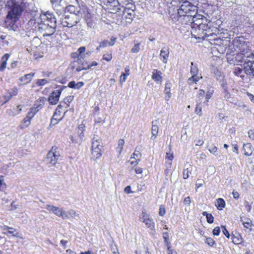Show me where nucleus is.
<instances>
[{
    "label": "nucleus",
    "instance_id": "1",
    "mask_svg": "<svg viewBox=\"0 0 254 254\" xmlns=\"http://www.w3.org/2000/svg\"><path fill=\"white\" fill-rule=\"evenodd\" d=\"M6 6L8 10L5 21L6 27L9 30L16 31L18 27L15 22L21 17L26 6V3L24 0H8Z\"/></svg>",
    "mask_w": 254,
    "mask_h": 254
},
{
    "label": "nucleus",
    "instance_id": "2",
    "mask_svg": "<svg viewBox=\"0 0 254 254\" xmlns=\"http://www.w3.org/2000/svg\"><path fill=\"white\" fill-rule=\"evenodd\" d=\"M37 23L38 28L43 33L44 36H51L56 32V18L53 13L49 11L45 13H40Z\"/></svg>",
    "mask_w": 254,
    "mask_h": 254
},
{
    "label": "nucleus",
    "instance_id": "3",
    "mask_svg": "<svg viewBox=\"0 0 254 254\" xmlns=\"http://www.w3.org/2000/svg\"><path fill=\"white\" fill-rule=\"evenodd\" d=\"M77 14L66 13L64 17H60L61 23L64 27H72L78 23L81 17V12Z\"/></svg>",
    "mask_w": 254,
    "mask_h": 254
},
{
    "label": "nucleus",
    "instance_id": "4",
    "mask_svg": "<svg viewBox=\"0 0 254 254\" xmlns=\"http://www.w3.org/2000/svg\"><path fill=\"white\" fill-rule=\"evenodd\" d=\"M183 4L178 9V13L179 15H188L192 16L196 14L197 7L190 2V0H182Z\"/></svg>",
    "mask_w": 254,
    "mask_h": 254
},
{
    "label": "nucleus",
    "instance_id": "5",
    "mask_svg": "<svg viewBox=\"0 0 254 254\" xmlns=\"http://www.w3.org/2000/svg\"><path fill=\"white\" fill-rule=\"evenodd\" d=\"M100 140L94 137L92 142L91 158L97 159L102 156L101 149L102 146L100 145Z\"/></svg>",
    "mask_w": 254,
    "mask_h": 254
},
{
    "label": "nucleus",
    "instance_id": "6",
    "mask_svg": "<svg viewBox=\"0 0 254 254\" xmlns=\"http://www.w3.org/2000/svg\"><path fill=\"white\" fill-rule=\"evenodd\" d=\"M134 8V5H132L130 7H124L121 6V14L119 15H122V17L126 19V22L130 23L135 17Z\"/></svg>",
    "mask_w": 254,
    "mask_h": 254
},
{
    "label": "nucleus",
    "instance_id": "7",
    "mask_svg": "<svg viewBox=\"0 0 254 254\" xmlns=\"http://www.w3.org/2000/svg\"><path fill=\"white\" fill-rule=\"evenodd\" d=\"M85 125L83 123L79 125L75 133L71 136V139L73 143H80L83 139V132L85 130Z\"/></svg>",
    "mask_w": 254,
    "mask_h": 254
},
{
    "label": "nucleus",
    "instance_id": "8",
    "mask_svg": "<svg viewBox=\"0 0 254 254\" xmlns=\"http://www.w3.org/2000/svg\"><path fill=\"white\" fill-rule=\"evenodd\" d=\"M250 56L245 58L246 61H245L243 64V69L245 73L248 75H252L254 77V60L249 59Z\"/></svg>",
    "mask_w": 254,
    "mask_h": 254
},
{
    "label": "nucleus",
    "instance_id": "9",
    "mask_svg": "<svg viewBox=\"0 0 254 254\" xmlns=\"http://www.w3.org/2000/svg\"><path fill=\"white\" fill-rule=\"evenodd\" d=\"M57 147L53 146L47 154V161L52 165L57 164L60 156V153L57 151Z\"/></svg>",
    "mask_w": 254,
    "mask_h": 254
},
{
    "label": "nucleus",
    "instance_id": "10",
    "mask_svg": "<svg viewBox=\"0 0 254 254\" xmlns=\"http://www.w3.org/2000/svg\"><path fill=\"white\" fill-rule=\"evenodd\" d=\"M56 90L54 91L49 97V101L52 105H55L59 101V97L61 94L62 90L66 88V86H61L58 87Z\"/></svg>",
    "mask_w": 254,
    "mask_h": 254
},
{
    "label": "nucleus",
    "instance_id": "11",
    "mask_svg": "<svg viewBox=\"0 0 254 254\" xmlns=\"http://www.w3.org/2000/svg\"><path fill=\"white\" fill-rule=\"evenodd\" d=\"M45 208L50 212H52L58 217H61L63 219L67 217L64 214V210L63 209H60L59 207L50 204H47Z\"/></svg>",
    "mask_w": 254,
    "mask_h": 254
},
{
    "label": "nucleus",
    "instance_id": "12",
    "mask_svg": "<svg viewBox=\"0 0 254 254\" xmlns=\"http://www.w3.org/2000/svg\"><path fill=\"white\" fill-rule=\"evenodd\" d=\"M189 18L191 19V21H192V27H196L199 28V26L201 25L203 23V21H205V23L206 22H207V18L204 16L203 15L200 14H194V16L193 17H189Z\"/></svg>",
    "mask_w": 254,
    "mask_h": 254
},
{
    "label": "nucleus",
    "instance_id": "13",
    "mask_svg": "<svg viewBox=\"0 0 254 254\" xmlns=\"http://www.w3.org/2000/svg\"><path fill=\"white\" fill-rule=\"evenodd\" d=\"M54 10L55 11L56 14L61 17H63L66 13L65 8H66V3H60V4H56L52 5Z\"/></svg>",
    "mask_w": 254,
    "mask_h": 254
},
{
    "label": "nucleus",
    "instance_id": "14",
    "mask_svg": "<svg viewBox=\"0 0 254 254\" xmlns=\"http://www.w3.org/2000/svg\"><path fill=\"white\" fill-rule=\"evenodd\" d=\"M35 114L34 112H29L26 117L21 122L19 127L21 129H24L28 127L31 123V119L34 117Z\"/></svg>",
    "mask_w": 254,
    "mask_h": 254
},
{
    "label": "nucleus",
    "instance_id": "15",
    "mask_svg": "<svg viewBox=\"0 0 254 254\" xmlns=\"http://www.w3.org/2000/svg\"><path fill=\"white\" fill-rule=\"evenodd\" d=\"M139 221L145 224L146 226L150 230L155 232V223L153 219L151 217L144 218L143 217L139 218Z\"/></svg>",
    "mask_w": 254,
    "mask_h": 254
},
{
    "label": "nucleus",
    "instance_id": "16",
    "mask_svg": "<svg viewBox=\"0 0 254 254\" xmlns=\"http://www.w3.org/2000/svg\"><path fill=\"white\" fill-rule=\"evenodd\" d=\"M62 112H54V114L51 121L50 127H51L52 125L57 124L58 122L62 119L65 112H63V115H62Z\"/></svg>",
    "mask_w": 254,
    "mask_h": 254
},
{
    "label": "nucleus",
    "instance_id": "17",
    "mask_svg": "<svg viewBox=\"0 0 254 254\" xmlns=\"http://www.w3.org/2000/svg\"><path fill=\"white\" fill-rule=\"evenodd\" d=\"M46 101L45 97H42L39 100L36 101L33 105L32 110L33 111H39L42 109L43 106L44 105L45 102Z\"/></svg>",
    "mask_w": 254,
    "mask_h": 254
},
{
    "label": "nucleus",
    "instance_id": "18",
    "mask_svg": "<svg viewBox=\"0 0 254 254\" xmlns=\"http://www.w3.org/2000/svg\"><path fill=\"white\" fill-rule=\"evenodd\" d=\"M85 20L88 28H94L95 26V22L93 16L90 13H87L85 15Z\"/></svg>",
    "mask_w": 254,
    "mask_h": 254
},
{
    "label": "nucleus",
    "instance_id": "19",
    "mask_svg": "<svg viewBox=\"0 0 254 254\" xmlns=\"http://www.w3.org/2000/svg\"><path fill=\"white\" fill-rule=\"evenodd\" d=\"M161 74V71L154 69L152 71V78L157 83H161L162 80Z\"/></svg>",
    "mask_w": 254,
    "mask_h": 254
},
{
    "label": "nucleus",
    "instance_id": "20",
    "mask_svg": "<svg viewBox=\"0 0 254 254\" xmlns=\"http://www.w3.org/2000/svg\"><path fill=\"white\" fill-rule=\"evenodd\" d=\"M158 121L157 120L153 121L152 122V128H151V133L152 136L151 137V139H155L156 137V136L158 132V127L157 126Z\"/></svg>",
    "mask_w": 254,
    "mask_h": 254
},
{
    "label": "nucleus",
    "instance_id": "21",
    "mask_svg": "<svg viewBox=\"0 0 254 254\" xmlns=\"http://www.w3.org/2000/svg\"><path fill=\"white\" fill-rule=\"evenodd\" d=\"M169 52L168 49L165 48L162 49L160 52V58L163 63L166 64L169 57Z\"/></svg>",
    "mask_w": 254,
    "mask_h": 254
},
{
    "label": "nucleus",
    "instance_id": "22",
    "mask_svg": "<svg viewBox=\"0 0 254 254\" xmlns=\"http://www.w3.org/2000/svg\"><path fill=\"white\" fill-rule=\"evenodd\" d=\"M211 72L217 80H220L224 77L223 73L217 67H213L211 69Z\"/></svg>",
    "mask_w": 254,
    "mask_h": 254
},
{
    "label": "nucleus",
    "instance_id": "23",
    "mask_svg": "<svg viewBox=\"0 0 254 254\" xmlns=\"http://www.w3.org/2000/svg\"><path fill=\"white\" fill-rule=\"evenodd\" d=\"M34 75V73L26 74L24 76L21 77L19 78V80L23 84H27L31 81Z\"/></svg>",
    "mask_w": 254,
    "mask_h": 254
},
{
    "label": "nucleus",
    "instance_id": "24",
    "mask_svg": "<svg viewBox=\"0 0 254 254\" xmlns=\"http://www.w3.org/2000/svg\"><path fill=\"white\" fill-rule=\"evenodd\" d=\"M184 168L183 173V178L186 179L189 177L190 174H191L192 168V166L189 164H185Z\"/></svg>",
    "mask_w": 254,
    "mask_h": 254
},
{
    "label": "nucleus",
    "instance_id": "25",
    "mask_svg": "<svg viewBox=\"0 0 254 254\" xmlns=\"http://www.w3.org/2000/svg\"><path fill=\"white\" fill-rule=\"evenodd\" d=\"M9 58V55L8 54H4L1 58V62L0 65V70L3 71L6 66V62Z\"/></svg>",
    "mask_w": 254,
    "mask_h": 254
},
{
    "label": "nucleus",
    "instance_id": "26",
    "mask_svg": "<svg viewBox=\"0 0 254 254\" xmlns=\"http://www.w3.org/2000/svg\"><path fill=\"white\" fill-rule=\"evenodd\" d=\"M243 148L245 150L244 154L246 156H250L253 153L252 146L251 143H247L244 144L243 145Z\"/></svg>",
    "mask_w": 254,
    "mask_h": 254
},
{
    "label": "nucleus",
    "instance_id": "27",
    "mask_svg": "<svg viewBox=\"0 0 254 254\" xmlns=\"http://www.w3.org/2000/svg\"><path fill=\"white\" fill-rule=\"evenodd\" d=\"M170 88H171V83H167L165 84V90H164V92L165 93V98L167 101H168L171 97V94L170 92Z\"/></svg>",
    "mask_w": 254,
    "mask_h": 254
},
{
    "label": "nucleus",
    "instance_id": "28",
    "mask_svg": "<svg viewBox=\"0 0 254 254\" xmlns=\"http://www.w3.org/2000/svg\"><path fill=\"white\" fill-rule=\"evenodd\" d=\"M64 214H65V216H67V217H64V219H68L70 217H73V218H75L76 217H79V214L78 213H77L76 212V211L73 209H71V210H69L67 212L64 210Z\"/></svg>",
    "mask_w": 254,
    "mask_h": 254
},
{
    "label": "nucleus",
    "instance_id": "29",
    "mask_svg": "<svg viewBox=\"0 0 254 254\" xmlns=\"http://www.w3.org/2000/svg\"><path fill=\"white\" fill-rule=\"evenodd\" d=\"M201 78H202V76H199L198 75H192L188 79V83L189 85H191L193 83H196Z\"/></svg>",
    "mask_w": 254,
    "mask_h": 254
},
{
    "label": "nucleus",
    "instance_id": "30",
    "mask_svg": "<svg viewBox=\"0 0 254 254\" xmlns=\"http://www.w3.org/2000/svg\"><path fill=\"white\" fill-rule=\"evenodd\" d=\"M125 72L122 73L121 77H120V81L121 82H125L127 79V76L129 75L130 72H129V68L128 66H126L125 67Z\"/></svg>",
    "mask_w": 254,
    "mask_h": 254
},
{
    "label": "nucleus",
    "instance_id": "31",
    "mask_svg": "<svg viewBox=\"0 0 254 254\" xmlns=\"http://www.w3.org/2000/svg\"><path fill=\"white\" fill-rule=\"evenodd\" d=\"M216 203V206L219 210H222L225 206V201L223 198L217 199Z\"/></svg>",
    "mask_w": 254,
    "mask_h": 254
},
{
    "label": "nucleus",
    "instance_id": "32",
    "mask_svg": "<svg viewBox=\"0 0 254 254\" xmlns=\"http://www.w3.org/2000/svg\"><path fill=\"white\" fill-rule=\"evenodd\" d=\"M66 10V13H68L77 14V12H80L79 10H76L75 7L72 5H69L68 6L66 5L65 11Z\"/></svg>",
    "mask_w": 254,
    "mask_h": 254
},
{
    "label": "nucleus",
    "instance_id": "33",
    "mask_svg": "<svg viewBox=\"0 0 254 254\" xmlns=\"http://www.w3.org/2000/svg\"><path fill=\"white\" fill-rule=\"evenodd\" d=\"M190 73L191 75H198V69L196 64H194L193 62L191 63V68Z\"/></svg>",
    "mask_w": 254,
    "mask_h": 254
},
{
    "label": "nucleus",
    "instance_id": "34",
    "mask_svg": "<svg viewBox=\"0 0 254 254\" xmlns=\"http://www.w3.org/2000/svg\"><path fill=\"white\" fill-rule=\"evenodd\" d=\"M124 143H125V141L124 139H120L119 140L118 143V147L117 148V150L120 155L122 153V152L123 151Z\"/></svg>",
    "mask_w": 254,
    "mask_h": 254
},
{
    "label": "nucleus",
    "instance_id": "35",
    "mask_svg": "<svg viewBox=\"0 0 254 254\" xmlns=\"http://www.w3.org/2000/svg\"><path fill=\"white\" fill-rule=\"evenodd\" d=\"M248 56L249 55H245L242 53H239L236 55L235 58L236 60L239 62H244L245 61H246L245 59L247 58Z\"/></svg>",
    "mask_w": 254,
    "mask_h": 254
},
{
    "label": "nucleus",
    "instance_id": "36",
    "mask_svg": "<svg viewBox=\"0 0 254 254\" xmlns=\"http://www.w3.org/2000/svg\"><path fill=\"white\" fill-rule=\"evenodd\" d=\"M180 17L183 16V19L185 21L186 23L187 24H190L191 26L192 27V21H191V19L189 18V17H193L194 16V15L190 16V14H188V15H179Z\"/></svg>",
    "mask_w": 254,
    "mask_h": 254
},
{
    "label": "nucleus",
    "instance_id": "37",
    "mask_svg": "<svg viewBox=\"0 0 254 254\" xmlns=\"http://www.w3.org/2000/svg\"><path fill=\"white\" fill-rule=\"evenodd\" d=\"M232 242L235 244H240L242 242V238L240 234L237 236H233L232 237Z\"/></svg>",
    "mask_w": 254,
    "mask_h": 254
},
{
    "label": "nucleus",
    "instance_id": "38",
    "mask_svg": "<svg viewBox=\"0 0 254 254\" xmlns=\"http://www.w3.org/2000/svg\"><path fill=\"white\" fill-rule=\"evenodd\" d=\"M242 71H243L242 68H241L240 67H236L234 68L233 73L235 75H236L237 76H240L242 78H243L244 77L245 75L241 74Z\"/></svg>",
    "mask_w": 254,
    "mask_h": 254
},
{
    "label": "nucleus",
    "instance_id": "39",
    "mask_svg": "<svg viewBox=\"0 0 254 254\" xmlns=\"http://www.w3.org/2000/svg\"><path fill=\"white\" fill-rule=\"evenodd\" d=\"M114 42H111L107 40H104L100 43V47L105 48L108 46H113Z\"/></svg>",
    "mask_w": 254,
    "mask_h": 254
},
{
    "label": "nucleus",
    "instance_id": "40",
    "mask_svg": "<svg viewBox=\"0 0 254 254\" xmlns=\"http://www.w3.org/2000/svg\"><path fill=\"white\" fill-rule=\"evenodd\" d=\"M73 96H69L64 99V102L63 103L64 105H65V108H66L68 106H69V104L73 100Z\"/></svg>",
    "mask_w": 254,
    "mask_h": 254
},
{
    "label": "nucleus",
    "instance_id": "41",
    "mask_svg": "<svg viewBox=\"0 0 254 254\" xmlns=\"http://www.w3.org/2000/svg\"><path fill=\"white\" fill-rule=\"evenodd\" d=\"M137 148H135L134 152L132 155V156L130 157V159L134 158L135 159L139 160V158L141 156V154L139 151L137 150Z\"/></svg>",
    "mask_w": 254,
    "mask_h": 254
},
{
    "label": "nucleus",
    "instance_id": "42",
    "mask_svg": "<svg viewBox=\"0 0 254 254\" xmlns=\"http://www.w3.org/2000/svg\"><path fill=\"white\" fill-rule=\"evenodd\" d=\"M209 22V20L207 19V22H206V23L203 24V23L199 26L198 29L199 30H202V32H204L208 28L210 27L208 25V23Z\"/></svg>",
    "mask_w": 254,
    "mask_h": 254
},
{
    "label": "nucleus",
    "instance_id": "43",
    "mask_svg": "<svg viewBox=\"0 0 254 254\" xmlns=\"http://www.w3.org/2000/svg\"><path fill=\"white\" fill-rule=\"evenodd\" d=\"M218 81L223 89H228L227 82L226 79L224 78V77Z\"/></svg>",
    "mask_w": 254,
    "mask_h": 254
},
{
    "label": "nucleus",
    "instance_id": "44",
    "mask_svg": "<svg viewBox=\"0 0 254 254\" xmlns=\"http://www.w3.org/2000/svg\"><path fill=\"white\" fill-rule=\"evenodd\" d=\"M214 92L213 90L211 88H209L206 94V97H205V102H208V100L211 97L213 93Z\"/></svg>",
    "mask_w": 254,
    "mask_h": 254
},
{
    "label": "nucleus",
    "instance_id": "45",
    "mask_svg": "<svg viewBox=\"0 0 254 254\" xmlns=\"http://www.w3.org/2000/svg\"><path fill=\"white\" fill-rule=\"evenodd\" d=\"M173 158H174V156H173V153L166 152V159H168V160L170 161V162H168L169 167H170L172 165V161L173 160Z\"/></svg>",
    "mask_w": 254,
    "mask_h": 254
},
{
    "label": "nucleus",
    "instance_id": "46",
    "mask_svg": "<svg viewBox=\"0 0 254 254\" xmlns=\"http://www.w3.org/2000/svg\"><path fill=\"white\" fill-rule=\"evenodd\" d=\"M243 224L245 228L249 229L250 230H252V221L250 220V219H248V221L246 222H243Z\"/></svg>",
    "mask_w": 254,
    "mask_h": 254
},
{
    "label": "nucleus",
    "instance_id": "47",
    "mask_svg": "<svg viewBox=\"0 0 254 254\" xmlns=\"http://www.w3.org/2000/svg\"><path fill=\"white\" fill-rule=\"evenodd\" d=\"M223 96L226 99L229 100L231 97V95L228 92V89H223Z\"/></svg>",
    "mask_w": 254,
    "mask_h": 254
},
{
    "label": "nucleus",
    "instance_id": "48",
    "mask_svg": "<svg viewBox=\"0 0 254 254\" xmlns=\"http://www.w3.org/2000/svg\"><path fill=\"white\" fill-rule=\"evenodd\" d=\"M205 243L209 246L212 247L215 244V241L211 238H207L206 239Z\"/></svg>",
    "mask_w": 254,
    "mask_h": 254
},
{
    "label": "nucleus",
    "instance_id": "49",
    "mask_svg": "<svg viewBox=\"0 0 254 254\" xmlns=\"http://www.w3.org/2000/svg\"><path fill=\"white\" fill-rule=\"evenodd\" d=\"M6 229L8 230V232H7L8 233L12 234L13 236H16V235L13 234V232L16 231L15 229H14L12 227H8L7 226H5L4 230H5Z\"/></svg>",
    "mask_w": 254,
    "mask_h": 254
},
{
    "label": "nucleus",
    "instance_id": "50",
    "mask_svg": "<svg viewBox=\"0 0 254 254\" xmlns=\"http://www.w3.org/2000/svg\"><path fill=\"white\" fill-rule=\"evenodd\" d=\"M206 218L207 222L208 223L211 224L213 222L214 217L211 214L209 213V214H207Z\"/></svg>",
    "mask_w": 254,
    "mask_h": 254
},
{
    "label": "nucleus",
    "instance_id": "51",
    "mask_svg": "<svg viewBox=\"0 0 254 254\" xmlns=\"http://www.w3.org/2000/svg\"><path fill=\"white\" fill-rule=\"evenodd\" d=\"M166 213L165 206L161 205L159 208V214L160 216H163Z\"/></svg>",
    "mask_w": 254,
    "mask_h": 254
},
{
    "label": "nucleus",
    "instance_id": "52",
    "mask_svg": "<svg viewBox=\"0 0 254 254\" xmlns=\"http://www.w3.org/2000/svg\"><path fill=\"white\" fill-rule=\"evenodd\" d=\"M210 152L212 154L217 155V148L215 146H212L208 149Z\"/></svg>",
    "mask_w": 254,
    "mask_h": 254
},
{
    "label": "nucleus",
    "instance_id": "53",
    "mask_svg": "<svg viewBox=\"0 0 254 254\" xmlns=\"http://www.w3.org/2000/svg\"><path fill=\"white\" fill-rule=\"evenodd\" d=\"M47 82L45 79H39L37 80L36 84L38 86H42L45 85Z\"/></svg>",
    "mask_w": 254,
    "mask_h": 254
},
{
    "label": "nucleus",
    "instance_id": "54",
    "mask_svg": "<svg viewBox=\"0 0 254 254\" xmlns=\"http://www.w3.org/2000/svg\"><path fill=\"white\" fill-rule=\"evenodd\" d=\"M140 50V47L139 44H135L133 47L131 49V52L132 53H137Z\"/></svg>",
    "mask_w": 254,
    "mask_h": 254
},
{
    "label": "nucleus",
    "instance_id": "55",
    "mask_svg": "<svg viewBox=\"0 0 254 254\" xmlns=\"http://www.w3.org/2000/svg\"><path fill=\"white\" fill-rule=\"evenodd\" d=\"M205 37H209L212 35V33L210 30V27L208 28L204 32L202 33Z\"/></svg>",
    "mask_w": 254,
    "mask_h": 254
},
{
    "label": "nucleus",
    "instance_id": "56",
    "mask_svg": "<svg viewBox=\"0 0 254 254\" xmlns=\"http://www.w3.org/2000/svg\"><path fill=\"white\" fill-rule=\"evenodd\" d=\"M112 59V56L111 54L104 55L103 56V59L107 62L111 61Z\"/></svg>",
    "mask_w": 254,
    "mask_h": 254
},
{
    "label": "nucleus",
    "instance_id": "57",
    "mask_svg": "<svg viewBox=\"0 0 254 254\" xmlns=\"http://www.w3.org/2000/svg\"><path fill=\"white\" fill-rule=\"evenodd\" d=\"M220 232V229L219 227H216L213 230V234L215 236H218Z\"/></svg>",
    "mask_w": 254,
    "mask_h": 254
},
{
    "label": "nucleus",
    "instance_id": "58",
    "mask_svg": "<svg viewBox=\"0 0 254 254\" xmlns=\"http://www.w3.org/2000/svg\"><path fill=\"white\" fill-rule=\"evenodd\" d=\"M163 238L164 240V242L165 243H168V241H169V234L168 232H163Z\"/></svg>",
    "mask_w": 254,
    "mask_h": 254
},
{
    "label": "nucleus",
    "instance_id": "59",
    "mask_svg": "<svg viewBox=\"0 0 254 254\" xmlns=\"http://www.w3.org/2000/svg\"><path fill=\"white\" fill-rule=\"evenodd\" d=\"M50 1L52 5L65 3L64 0H50Z\"/></svg>",
    "mask_w": 254,
    "mask_h": 254
},
{
    "label": "nucleus",
    "instance_id": "60",
    "mask_svg": "<svg viewBox=\"0 0 254 254\" xmlns=\"http://www.w3.org/2000/svg\"><path fill=\"white\" fill-rule=\"evenodd\" d=\"M248 135L251 139L254 140V129L250 130L248 131Z\"/></svg>",
    "mask_w": 254,
    "mask_h": 254
},
{
    "label": "nucleus",
    "instance_id": "61",
    "mask_svg": "<svg viewBox=\"0 0 254 254\" xmlns=\"http://www.w3.org/2000/svg\"><path fill=\"white\" fill-rule=\"evenodd\" d=\"M84 85V83L82 81L78 82L75 83V89H79Z\"/></svg>",
    "mask_w": 254,
    "mask_h": 254
},
{
    "label": "nucleus",
    "instance_id": "62",
    "mask_svg": "<svg viewBox=\"0 0 254 254\" xmlns=\"http://www.w3.org/2000/svg\"><path fill=\"white\" fill-rule=\"evenodd\" d=\"M222 227L223 228L222 231H223L224 235H225L227 238H229L230 237V234H229L228 230L226 229V228H225V226H222Z\"/></svg>",
    "mask_w": 254,
    "mask_h": 254
},
{
    "label": "nucleus",
    "instance_id": "63",
    "mask_svg": "<svg viewBox=\"0 0 254 254\" xmlns=\"http://www.w3.org/2000/svg\"><path fill=\"white\" fill-rule=\"evenodd\" d=\"M184 202L185 205H190L191 202L190 196L186 197L184 199Z\"/></svg>",
    "mask_w": 254,
    "mask_h": 254
},
{
    "label": "nucleus",
    "instance_id": "64",
    "mask_svg": "<svg viewBox=\"0 0 254 254\" xmlns=\"http://www.w3.org/2000/svg\"><path fill=\"white\" fill-rule=\"evenodd\" d=\"M195 145L201 146L203 144V141L202 139H196L195 140Z\"/></svg>",
    "mask_w": 254,
    "mask_h": 254
}]
</instances>
